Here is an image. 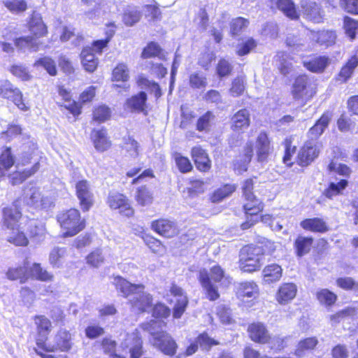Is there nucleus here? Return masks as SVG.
Returning a JSON list of instances; mask_svg holds the SVG:
<instances>
[{
	"label": "nucleus",
	"mask_w": 358,
	"mask_h": 358,
	"mask_svg": "<svg viewBox=\"0 0 358 358\" xmlns=\"http://www.w3.org/2000/svg\"><path fill=\"white\" fill-rule=\"evenodd\" d=\"M358 66V57L357 56L352 57L346 64L343 66L337 80L341 83L346 82L352 76L355 69Z\"/></svg>",
	"instance_id": "a19ab883"
},
{
	"label": "nucleus",
	"mask_w": 358,
	"mask_h": 358,
	"mask_svg": "<svg viewBox=\"0 0 358 358\" xmlns=\"http://www.w3.org/2000/svg\"><path fill=\"white\" fill-rule=\"evenodd\" d=\"M5 7L13 13H20L27 10V3L25 0H6Z\"/></svg>",
	"instance_id": "864d4df0"
},
{
	"label": "nucleus",
	"mask_w": 358,
	"mask_h": 358,
	"mask_svg": "<svg viewBox=\"0 0 358 358\" xmlns=\"http://www.w3.org/2000/svg\"><path fill=\"white\" fill-rule=\"evenodd\" d=\"M297 293V286L292 282L282 283L275 294V300L280 305H286L292 301Z\"/></svg>",
	"instance_id": "a211bd4d"
},
{
	"label": "nucleus",
	"mask_w": 358,
	"mask_h": 358,
	"mask_svg": "<svg viewBox=\"0 0 358 358\" xmlns=\"http://www.w3.org/2000/svg\"><path fill=\"white\" fill-rule=\"evenodd\" d=\"M34 66H41L44 68L47 71V72L51 76H55L57 73L55 63L52 59L49 57H43L37 60L34 63Z\"/></svg>",
	"instance_id": "bf43d9fd"
},
{
	"label": "nucleus",
	"mask_w": 358,
	"mask_h": 358,
	"mask_svg": "<svg viewBox=\"0 0 358 358\" xmlns=\"http://www.w3.org/2000/svg\"><path fill=\"white\" fill-rule=\"evenodd\" d=\"M59 94L64 100L63 106L73 116H78L80 114V106L75 101L71 99L70 92L63 87L59 88Z\"/></svg>",
	"instance_id": "e433bc0d"
},
{
	"label": "nucleus",
	"mask_w": 358,
	"mask_h": 358,
	"mask_svg": "<svg viewBox=\"0 0 358 358\" xmlns=\"http://www.w3.org/2000/svg\"><path fill=\"white\" fill-rule=\"evenodd\" d=\"M249 22L243 17H237L231 22V33L232 35L238 34L243 29H245Z\"/></svg>",
	"instance_id": "774afa93"
},
{
	"label": "nucleus",
	"mask_w": 358,
	"mask_h": 358,
	"mask_svg": "<svg viewBox=\"0 0 358 358\" xmlns=\"http://www.w3.org/2000/svg\"><path fill=\"white\" fill-rule=\"evenodd\" d=\"M310 38L315 41L320 45L329 47L335 43L336 34L331 30H322L320 31H310Z\"/></svg>",
	"instance_id": "393cba45"
},
{
	"label": "nucleus",
	"mask_w": 358,
	"mask_h": 358,
	"mask_svg": "<svg viewBox=\"0 0 358 358\" xmlns=\"http://www.w3.org/2000/svg\"><path fill=\"white\" fill-rule=\"evenodd\" d=\"M263 259L264 254L260 247L245 246L240 252L239 267L243 272L251 273L260 268Z\"/></svg>",
	"instance_id": "20e7f679"
},
{
	"label": "nucleus",
	"mask_w": 358,
	"mask_h": 358,
	"mask_svg": "<svg viewBox=\"0 0 358 358\" xmlns=\"http://www.w3.org/2000/svg\"><path fill=\"white\" fill-rule=\"evenodd\" d=\"M312 244V238L299 236L294 243L297 255L302 257L307 254L310 251Z\"/></svg>",
	"instance_id": "a18cd8bd"
},
{
	"label": "nucleus",
	"mask_w": 358,
	"mask_h": 358,
	"mask_svg": "<svg viewBox=\"0 0 358 358\" xmlns=\"http://www.w3.org/2000/svg\"><path fill=\"white\" fill-rule=\"evenodd\" d=\"M210 277L215 282H221L225 286L231 282L229 278L224 275L223 269L218 265L211 268Z\"/></svg>",
	"instance_id": "13d9d810"
},
{
	"label": "nucleus",
	"mask_w": 358,
	"mask_h": 358,
	"mask_svg": "<svg viewBox=\"0 0 358 358\" xmlns=\"http://www.w3.org/2000/svg\"><path fill=\"white\" fill-rule=\"evenodd\" d=\"M76 193L83 211H87L94 203V194L90 183L87 180H80L76 183Z\"/></svg>",
	"instance_id": "9d476101"
},
{
	"label": "nucleus",
	"mask_w": 358,
	"mask_h": 358,
	"mask_svg": "<svg viewBox=\"0 0 358 358\" xmlns=\"http://www.w3.org/2000/svg\"><path fill=\"white\" fill-rule=\"evenodd\" d=\"M237 294L243 301L255 299L259 296L258 285L253 281L242 282L239 285Z\"/></svg>",
	"instance_id": "412c9836"
},
{
	"label": "nucleus",
	"mask_w": 358,
	"mask_h": 358,
	"mask_svg": "<svg viewBox=\"0 0 358 358\" xmlns=\"http://www.w3.org/2000/svg\"><path fill=\"white\" fill-rule=\"evenodd\" d=\"M15 163L14 157L10 148H6L0 155V165L5 170H8Z\"/></svg>",
	"instance_id": "0e129e2a"
},
{
	"label": "nucleus",
	"mask_w": 358,
	"mask_h": 358,
	"mask_svg": "<svg viewBox=\"0 0 358 358\" xmlns=\"http://www.w3.org/2000/svg\"><path fill=\"white\" fill-rule=\"evenodd\" d=\"M41 44L40 41L33 36L20 37L15 41V46L23 52H36Z\"/></svg>",
	"instance_id": "72a5a7b5"
},
{
	"label": "nucleus",
	"mask_w": 358,
	"mask_h": 358,
	"mask_svg": "<svg viewBox=\"0 0 358 358\" xmlns=\"http://www.w3.org/2000/svg\"><path fill=\"white\" fill-rule=\"evenodd\" d=\"M29 277L31 276L36 279L42 281H50L53 275L49 273L46 270L43 269L39 264L34 263L29 271Z\"/></svg>",
	"instance_id": "09e8293b"
},
{
	"label": "nucleus",
	"mask_w": 358,
	"mask_h": 358,
	"mask_svg": "<svg viewBox=\"0 0 358 358\" xmlns=\"http://www.w3.org/2000/svg\"><path fill=\"white\" fill-rule=\"evenodd\" d=\"M22 200L34 209H48L54 206L55 198L50 194H42L40 189L29 185L24 189Z\"/></svg>",
	"instance_id": "39448f33"
},
{
	"label": "nucleus",
	"mask_w": 358,
	"mask_h": 358,
	"mask_svg": "<svg viewBox=\"0 0 358 358\" xmlns=\"http://www.w3.org/2000/svg\"><path fill=\"white\" fill-rule=\"evenodd\" d=\"M8 235V241L17 246H26L29 243L28 238L18 227L10 229Z\"/></svg>",
	"instance_id": "37998d69"
},
{
	"label": "nucleus",
	"mask_w": 358,
	"mask_h": 358,
	"mask_svg": "<svg viewBox=\"0 0 358 358\" xmlns=\"http://www.w3.org/2000/svg\"><path fill=\"white\" fill-rule=\"evenodd\" d=\"M91 138L95 149L99 152H103L111 145L107 137L106 131L103 129L92 130Z\"/></svg>",
	"instance_id": "bb28decb"
},
{
	"label": "nucleus",
	"mask_w": 358,
	"mask_h": 358,
	"mask_svg": "<svg viewBox=\"0 0 358 358\" xmlns=\"http://www.w3.org/2000/svg\"><path fill=\"white\" fill-rule=\"evenodd\" d=\"M151 229L160 236L167 238H173L179 233L177 223L174 220L167 218L153 220L151 223Z\"/></svg>",
	"instance_id": "9b49d317"
},
{
	"label": "nucleus",
	"mask_w": 358,
	"mask_h": 358,
	"mask_svg": "<svg viewBox=\"0 0 358 358\" xmlns=\"http://www.w3.org/2000/svg\"><path fill=\"white\" fill-rule=\"evenodd\" d=\"M40 168V165L38 162L34 163L33 166L30 169H26L23 171H16L11 175H10L9 178L10 182L13 185H17L22 183L24 180H25L27 178L31 176L35 173H36Z\"/></svg>",
	"instance_id": "4c0bfd02"
},
{
	"label": "nucleus",
	"mask_w": 358,
	"mask_h": 358,
	"mask_svg": "<svg viewBox=\"0 0 358 358\" xmlns=\"http://www.w3.org/2000/svg\"><path fill=\"white\" fill-rule=\"evenodd\" d=\"M29 262L26 259L22 265L9 268L6 276L10 280H20V283L25 282L29 278L28 271Z\"/></svg>",
	"instance_id": "cd10ccee"
},
{
	"label": "nucleus",
	"mask_w": 358,
	"mask_h": 358,
	"mask_svg": "<svg viewBox=\"0 0 358 358\" xmlns=\"http://www.w3.org/2000/svg\"><path fill=\"white\" fill-rule=\"evenodd\" d=\"M81 63L86 71L94 72L98 66L99 61L92 50L90 47H85L80 53Z\"/></svg>",
	"instance_id": "c756f323"
},
{
	"label": "nucleus",
	"mask_w": 358,
	"mask_h": 358,
	"mask_svg": "<svg viewBox=\"0 0 358 358\" xmlns=\"http://www.w3.org/2000/svg\"><path fill=\"white\" fill-rule=\"evenodd\" d=\"M27 231L29 232L30 239L36 243H41L46 236V229L45 224L38 220H31L28 223Z\"/></svg>",
	"instance_id": "4be33fe9"
},
{
	"label": "nucleus",
	"mask_w": 358,
	"mask_h": 358,
	"mask_svg": "<svg viewBox=\"0 0 358 358\" xmlns=\"http://www.w3.org/2000/svg\"><path fill=\"white\" fill-rule=\"evenodd\" d=\"M162 49L157 43L151 42L143 49L142 57L146 59L152 57H158Z\"/></svg>",
	"instance_id": "338daca9"
},
{
	"label": "nucleus",
	"mask_w": 358,
	"mask_h": 358,
	"mask_svg": "<svg viewBox=\"0 0 358 358\" xmlns=\"http://www.w3.org/2000/svg\"><path fill=\"white\" fill-rule=\"evenodd\" d=\"M112 78L114 81L127 82L129 78V71L124 63L118 64L113 71Z\"/></svg>",
	"instance_id": "8fccbe9b"
},
{
	"label": "nucleus",
	"mask_w": 358,
	"mask_h": 358,
	"mask_svg": "<svg viewBox=\"0 0 358 358\" xmlns=\"http://www.w3.org/2000/svg\"><path fill=\"white\" fill-rule=\"evenodd\" d=\"M254 152V145L252 141H248L243 150V159L240 162L236 161L234 163V169L238 173H242L247 171L248 165L250 162Z\"/></svg>",
	"instance_id": "473e14b6"
},
{
	"label": "nucleus",
	"mask_w": 358,
	"mask_h": 358,
	"mask_svg": "<svg viewBox=\"0 0 358 358\" xmlns=\"http://www.w3.org/2000/svg\"><path fill=\"white\" fill-rule=\"evenodd\" d=\"M207 85L206 78L201 73H193L189 76V85L194 89L206 87Z\"/></svg>",
	"instance_id": "680f3d73"
},
{
	"label": "nucleus",
	"mask_w": 358,
	"mask_h": 358,
	"mask_svg": "<svg viewBox=\"0 0 358 358\" xmlns=\"http://www.w3.org/2000/svg\"><path fill=\"white\" fill-rule=\"evenodd\" d=\"M170 292L171 295L176 297V304L173 307V317L175 319H179L182 317L187 306V297L183 289L175 284L171 285Z\"/></svg>",
	"instance_id": "4468645a"
},
{
	"label": "nucleus",
	"mask_w": 358,
	"mask_h": 358,
	"mask_svg": "<svg viewBox=\"0 0 358 358\" xmlns=\"http://www.w3.org/2000/svg\"><path fill=\"white\" fill-rule=\"evenodd\" d=\"M303 17L315 23H320L323 20V11L320 5L317 3L309 1L303 0L301 3Z\"/></svg>",
	"instance_id": "2eb2a0df"
},
{
	"label": "nucleus",
	"mask_w": 358,
	"mask_h": 358,
	"mask_svg": "<svg viewBox=\"0 0 358 358\" xmlns=\"http://www.w3.org/2000/svg\"><path fill=\"white\" fill-rule=\"evenodd\" d=\"M138 143L134 139L129 137L125 139L124 143V149L128 155L132 158H136L138 156Z\"/></svg>",
	"instance_id": "e2e57ef3"
},
{
	"label": "nucleus",
	"mask_w": 358,
	"mask_h": 358,
	"mask_svg": "<svg viewBox=\"0 0 358 358\" xmlns=\"http://www.w3.org/2000/svg\"><path fill=\"white\" fill-rule=\"evenodd\" d=\"M250 124V114L247 109H241L231 118V128L235 131H241L248 128Z\"/></svg>",
	"instance_id": "b1692460"
},
{
	"label": "nucleus",
	"mask_w": 358,
	"mask_h": 358,
	"mask_svg": "<svg viewBox=\"0 0 358 358\" xmlns=\"http://www.w3.org/2000/svg\"><path fill=\"white\" fill-rule=\"evenodd\" d=\"M122 345L124 348L129 349L131 358H140L142 355V341L137 330L128 334Z\"/></svg>",
	"instance_id": "aec40b11"
},
{
	"label": "nucleus",
	"mask_w": 358,
	"mask_h": 358,
	"mask_svg": "<svg viewBox=\"0 0 358 358\" xmlns=\"http://www.w3.org/2000/svg\"><path fill=\"white\" fill-rule=\"evenodd\" d=\"M250 339L258 343H267L271 338L266 326L262 322H254L248 327Z\"/></svg>",
	"instance_id": "f3484780"
},
{
	"label": "nucleus",
	"mask_w": 358,
	"mask_h": 358,
	"mask_svg": "<svg viewBox=\"0 0 358 358\" xmlns=\"http://www.w3.org/2000/svg\"><path fill=\"white\" fill-rule=\"evenodd\" d=\"M147 94L141 92L127 99L124 109L131 113H143L146 110Z\"/></svg>",
	"instance_id": "6ab92c4d"
},
{
	"label": "nucleus",
	"mask_w": 358,
	"mask_h": 358,
	"mask_svg": "<svg viewBox=\"0 0 358 358\" xmlns=\"http://www.w3.org/2000/svg\"><path fill=\"white\" fill-rule=\"evenodd\" d=\"M0 96L3 99L10 100L21 110L27 111L29 110V107L23 101L21 91L8 80L0 83Z\"/></svg>",
	"instance_id": "6e6552de"
},
{
	"label": "nucleus",
	"mask_w": 358,
	"mask_h": 358,
	"mask_svg": "<svg viewBox=\"0 0 358 358\" xmlns=\"http://www.w3.org/2000/svg\"><path fill=\"white\" fill-rule=\"evenodd\" d=\"M29 29L32 36L38 40L47 34V27L43 23L41 17L38 14H34L29 22Z\"/></svg>",
	"instance_id": "7c9ffc66"
},
{
	"label": "nucleus",
	"mask_w": 358,
	"mask_h": 358,
	"mask_svg": "<svg viewBox=\"0 0 358 358\" xmlns=\"http://www.w3.org/2000/svg\"><path fill=\"white\" fill-rule=\"evenodd\" d=\"M113 283L121 295L129 299L134 310L143 312L150 307L152 296L143 292V285L131 284L120 276H115Z\"/></svg>",
	"instance_id": "f03ea898"
},
{
	"label": "nucleus",
	"mask_w": 358,
	"mask_h": 358,
	"mask_svg": "<svg viewBox=\"0 0 358 358\" xmlns=\"http://www.w3.org/2000/svg\"><path fill=\"white\" fill-rule=\"evenodd\" d=\"M137 83L141 87L150 89L155 93L156 96H159L161 95L159 86L155 82L149 80L143 76H139Z\"/></svg>",
	"instance_id": "052dcab7"
},
{
	"label": "nucleus",
	"mask_w": 358,
	"mask_h": 358,
	"mask_svg": "<svg viewBox=\"0 0 358 358\" xmlns=\"http://www.w3.org/2000/svg\"><path fill=\"white\" fill-rule=\"evenodd\" d=\"M255 149L258 162H267L273 148L271 144V140L265 131H261L257 136Z\"/></svg>",
	"instance_id": "f8f14e48"
},
{
	"label": "nucleus",
	"mask_w": 358,
	"mask_h": 358,
	"mask_svg": "<svg viewBox=\"0 0 358 358\" xmlns=\"http://www.w3.org/2000/svg\"><path fill=\"white\" fill-rule=\"evenodd\" d=\"M71 334L67 331L61 329L55 338L56 345L50 348L48 347L45 344V348L43 349L46 351H54L57 349H59L62 351H66L71 348Z\"/></svg>",
	"instance_id": "c85d7f7f"
},
{
	"label": "nucleus",
	"mask_w": 358,
	"mask_h": 358,
	"mask_svg": "<svg viewBox=\"0 0 358 358\" xmlns=\"http://www.w3.org/2000/svg\"><path fill=\"white\" fill-rule=\"evenodd\" d=\"M170 309L163 303H157L152 309V316L156 320L142 324V328L152 336L150 341L153 346L166 355H173L177 349V344L173 338L163 330L166 323L162 318L170 315Z\"/></svg>",
	"instance_id": "f257e3e1"
},
{
	"label": "nucleus",
	"mask_w": 358,
	"mask_h": 358,
	"mask_svg": "<svg viewBox=\"0 0 358 358\" xmlns=\"http://www.w3.org/2000/svg\"><path fill=\"white\" fill-rule=\"evenodd\" d=\"M135 199L139 205L145 206L152 203L153 196L146 187L142 186L137 189Z\"/></svg>",
	"instance_id": "de8ad7c7"
},
{
	"label": "nucleus",
	"mask_w": 358,
	"mask_h": 358,
	"mask_svg": "<svg viewBox=\"0 0 358 358\" xmlns=\"http://www.w3.org/2000/svg\"><path fill=\"white\" fill-rule=\"evenodd\" d=\"M213 114L208 111L204 115L201 116L196 123V129L199 131H209L212 122L214 120Z\"/></svg>",
	"instance_id": "6e6d98bb"
},
{
	"label": "nucleus",
	"mask_w": 358,
	"mask_h": 358,
	"mask_svg": "<svg viewBox=\"0 0 358 358\" xmlns=\"http://www.w3.org/2000/svg\"><path fill=\"white\" fill-rule=\"evenodd\" d=\"M317 343L318 340L316 337H310L301 340L296 346L295 355L301 357L304 355L306 351L313 350Z\"/></svg>",
	"instance_id": "c03bdc74"
},
{
	"label": "nucleus",
	"mask_w": 358,
	"mask_h": 358,
	"mask_svg": "<svg viewBox=\"0 0 358 358\" xmlns=\"http://www.w3.org/2000/svg\"><path fill=\"white\" fill-rule=\"evenodd\" d=\"M236 189V186L233 184H227L214 192L211 196V200L214 203L220 202L224 198L230 196Z\"/></svg>",
	"instance_id": "49530a36"
},
{
	"label": "nucleus",
	"mask_w": 358,
	"mask_h": 358,
	"mask_svg": "<svg viewBox=\"0 0 358 358\" xmlns=\"http://www.w3.org/2000/svg\"><path fill=\"white\" fill-rule=\"evenodd\" d=\"M21 217V213L17 208V205L4 208L3 210V224L8 229L18 227V221Z\"/></svg>",
	"instance_id": "a878e982"
},
{
	"label": "nucleus",
	"mask_w": 358,
	"mask_h": 358,
	"mask_svg": "<svg viewBox=\"0 0 358 358\" xmlns=\"http://www.w3.org/2000/svg\"><path fill=\"white\" fill-rule=\"evenodd\" d=\"M34 322L37 327L38 338L36 344L41 348H45L48 336L51 331L52 324L49 319L43 315H37L34 317Z\"/></svg>",
	"instance_id": "dca6fc26"
},
{
	"label": "nucleus",
	"mask_w": 358,
	"mask_h": 358,
	"mask_svg": "<svg viewBox=\"0 0 358 358\" xmlns=\"http://www.w3.org/2000/svg\"><path fill=\"white\" fill-rule=\"evenodd\" d=\"M316 296L319 302L326 306L334 304L337 299L336 295L327 289H322L316 293Z\"/></svg>",
	"instance_id": "603ef678"
},
{
	"label": "nucleus",
	"mask_w": 358,
	"mask_h": 358,
	"mask_svg": "<svg viewBox=\"0 0 358 358\" xmlns=\"http://www.w3.org/2000/svg\"><path fill=\"white\" fill-rule=\"evenodd\" d=\"M282 273L281 266L278 264H272L266 266L263 271V280L267 284H271L278 281Z\"/></svg>",
	"instance_id": "c9c22d12"
},
{
	"label": "nucleus",
	"mask_w": 358,
	"mask_h": 358,
	"mask_svg": "<svg viewBox=\"0 0 358 358\" xmlns=\"http://www.w3.org/2000/svg\"><path fill=\"white\" fill-rule=\"evenodd\" d=\"M107 203L113 210H118L120 214L125 217H131L134 210L131 206L129 199L123 194L112 192L107 199Z\"/></svg>",
	"instance_id": "1a4fd4ad"
},
{
	"label": "nucleus",
	"mask_w": 358,
	"mask_h": 358,
	"mask_svg": "<svg viewBox=\"0 0 358 358\" xmlns=\"http://www.w3.org/2000/svg\"><path fill=\"white\" fill-rule=\"evenodd\" d=\"M329 120L330 116L328 114H323L314 126L310 129L308 131L309 137L312 139H317L328 127Z\"/></svg>",
	"instance_id": "ea45409f"
},
{
	"label": "nucleus",
	"mask_w": 358,
	"mask_h": 358,
	"mask_svg": "<svg viewBox=\"0 0 358 358\" xmlns=\"http://www.w3.org/2000/svg\"><path fill=\"white\" fill-rule=\"evenodd\" d=\"M277 6L287 17L291 20L299 18V13L296 11L294 3L292 0H278Z\"/></svg>",
	"instance_id": "79ce46f5"
},
{
	"label": "nucleus",
	"mask_w": 358,
	"mask_h": 358,
	"mask_svg": "<svg viewBox=\"0 0 358 358\" xmlns=\"http://www.w3.org/2000/svg\"><path fill=\"white\" fill-rule=\"evenodd\" d=\"M141 13L136 8H127L123 15V22L127 26H133L141 18Z\"/></svg>",
	"instance_id": "4d7b16f0"
},
{
	"label": "nucleus",
	"mask_w": 358,
	"mask_h": 358,
	"mask_svg": "<svg viewBox=\"0 0 358 358\" xmlns=\"http://www.w3.org/2000/svg\"><path fill=\"white\" fill-rule=\"evenodd\" d=\"M329 64V58L324 56L313 58L303 62V66L310 71L314 73L322 72Z\"/></svg>",
	"instance_id": "58836bf2"
},
{
	"label": "nucleus",
	"mask_w": 358,
	"mask_h": 358,
	"mask_svg": "<svg viewBox=\"0 0 358 358\" xmlns=\"http://www.w3.org/2000/svg\"><path fill=\"white\" fill-rule=\"evenodd\" d=\"M320 153V147L314 141H307L300 149L297 160L301 166H306L317 158Z\"/></svg>",
	"instance_id": "ddd939ff"
},
{
	"label": "nucleus",
	"mask_w": 358,
	"mask_h": 358,
	"mask_svg": "<svg viewBox=\"0 0 358 358\" xmlns=\"http://www.w3.org/2000/svg\"><path fill=\"white\" fill-rule=\"evenodd\" d=\"M199 280L206 292L207 297L211 301L216 300L219 297V294L217 288L212 285L209 274L206 269L199 271Z\"/></svg>",
	"instance_id": "2f4dec72"
},
{
	"label": "nucleus",
	"mask_w": 358,
	"mask_h": 358,
	"mask_svg": "<svg viewBox=\"0 0 358 358\" xmlns=\"http://www.w3.org/2000/svg\"><path fill=\"white\" fill-rule=\"evenodd\" d=\"M110 115V109L106 106H100L95 108L93 113V119L99 122H103L107 120Z\"/></svg>",
	"instance_id": "69168bd1"
},
{
	"label": "nucleus",
	"mask_w": 358,
	"mask_h": 358,
	"mask_svg": "<svg viewBox=\"0 0 358 358\" xmlns=\"http://www.w3.org/2000/svg\"><path fill=\"white\" fill-rule=\"evenodd\" d=\"M348 184V182L345 179H342L338 182H331L324 191V195L329 199H332L334 196L341 194Z\"/></svg>",
	"instance_id": "3c124183"
},
{
	"label": "nucleus",
	"mask_w": 358,
	"mask_h": 358,
	"mask_svg": "<svg viewBox=\"0 0 358 358\" xmlns=\"http://www.w3.org/2000/svg\"><path fill=\"white\" fill-rule=\"evenodd\" d=\"M192 157L196 168L201 171H208L211 166L210 160L206 151L201 146H195L192 149Z\"/></svg>",
	"instance_id": "5701e85b"
},
{
	"label": "nucleus",
	"mask_w": 358,
	"mask_h": 358,
	"mask_svg": "<svg viewBox=\"0 0 358 358\" xmlns=\"http://www.w3.org/2000/svg\"><path fill=\"white\" fill-rule=\"evenodd\" d=\"M57 218L64 237L73 236L85 227V220L81 218L79 210L75 208L58 214Z\"/></svg>",
	"instance_id": "7ed1b4c3"
},
{
	"label": "nucleus",
	"mask_w": 358,
	"mask_h": 358,
	"mask_svg": "<svg viewBox=\"0 0 358 358\" xmlns=\"http://www.w3.org/2000/svg\"><path fill=\"white\" fill-rule=\"evenodd\" d=\"M254 182L252 179H247L243 185V193L246 203L244 204L245 212L248 214L255 215L263 210L262 203L253 194Z\"/></svg>",
	"instance_id": "0eeeda50"
},
{
	"label": "nucleus",
	"mask_w": 358,
	"mask_h": 358,
	"mask_svg": "<svg viewBox=\"0 0 358 358\" xmlns=\"http://www.w3.org/2000/svg\"><path fill=\"white\" fill-rule=\"evenodd\" d=\"M301 227L307 231L323 233L328 230L326 222L321 218L306 219L301 222Z\"/></svg>",
	"instance_id": "f704fd0d"
},
{
	"label": "nucleus",
	"mask_w": 358,
	"mask_h": 358,
	"mask_svg": "<svg viewBox=\"0 0 358 358\" xmlns=\"http://www.w3.org/2000/svg\"><path fill=\"white\" fill-rule=\"evenodd\" d=\"M315 93L316 83L313 78L302 75L295 79L292 89L295 99H308Z\"/></svg>",
	"instance_id": "423d86ee"
},
{
	"label": "nucleus",
	"mask_w": 358,
	"mask_h": 358,
	"mask_svg": "<svg viewBox=\"0 0 358 358\" xmlns=\"http://www.w3.org/2000/svg\"><path fill=\"white\" fill-rule=\"evenodd\" d=\"M66 255V249L63 248H55L50 253V263L55 267H59Z\"/></svg>",
	"instance_id": "5fc2aeb1"
}]
</instances>
